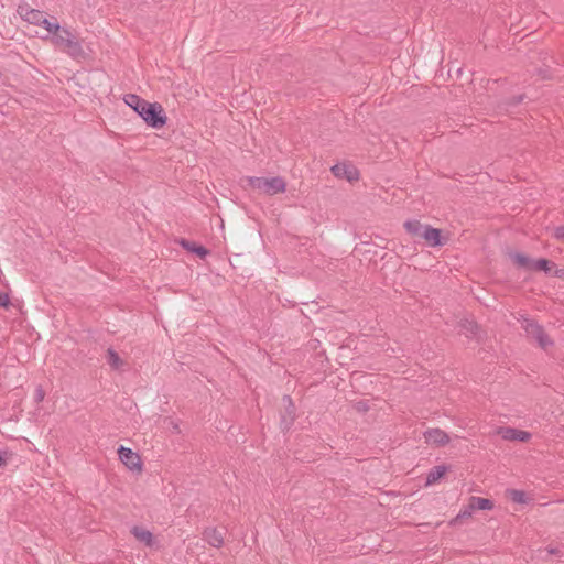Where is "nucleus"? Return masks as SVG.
<instances>
[{
  "instance_id": "nucleus-1",
  "label": "nucleus",
  "mask_w": 564,
  "mask_h": 564,
  "mask_svg": "<svg viewBox=\"0 0 564 564\" xmlns=\"http://www.w3.org/2000/svg\"><path fill=\"white\" fill-rule=\"evenodd\" d=\"M124 102L132 108L153 129H161L166 124L167 117L159 102H150L135 94H128Z\"/></svg>"
},
{
  "instance_id": "nucleus-2",
  "label": "nucleus",
  "mask_w": 564,
  "mask_h": 564,
  "mask_svg": "<svg viewBox=\"0 0 564 564\" xmlns=\"http://www.w3.org/2000/svg\"><path fill=\"white\" fill-rule=\"evenodd\" d=\"M243 182L247 186L258 189L259 192L273 196L279 193H284L286 189V183L283 177L274 176V177H258V176H247Z\"/></svg>"
},
{
  "instance_id": "nucleus-3",
  "label": "nucleus",
  "mask_w": 564,
  "mask_h": 564,
  "mask_svg": "<svg viewBox=\"0 0 564 564\" xmlns=\"http://www.w3.org/2000/svg\"><path fill=\"white\" fill-rule=\"evenodd\" d=\"M519 321L521 323L522 329L525 332V335L529 338L534 339L541 348L546 349L553 345V341L536 321L524 316H522Z\"/></svg>"
},
{
  "instance_id": "nucleus-4",
  "label": "nucleus",
  "mask_w": 564,
  "mask_h": 564,
  "mask_svg": "<svg viewBox=\"0 0 564 564\" xmlns=\"http://www.w3.org/2000/svg\"><path fill=\"white\" fill-rule=\"evenodd\" d=\"M118 455L121 463L132 471H141L142 463L140 456L134 453L132 449L120 446L118 448Z\"/></svg>"
},
{
  "instance_id": "nucleus-5",
  "label": "nucleus",
  "mask_w": 564,
  "mask_h": 564,
  "mask_svg": "<svg viewBox=\"0 0 564 564\" xmlns=\"http://www.w3.org/2000/svg\"><path fill=\"white\" fill-rule=\"evenodd\" d=\"M334 176L338 178H346L349 182L356 181L359 177L358 170L354 165L338 163L330 169Z\"/></svg>"
},
{
  "instance_id": "nucleus-6",
  "label": "nucleus",
  "mask_w": 564,
  "mask_h": 564,
  "mask_svg": "<svg viewBox=\"0 0 564 564\" xmlns=\"http://www.w3.org/2000/svg\"><path fill=\"white\" fill-rule=\"evenodd\" d=\"M19 13L26 22L40 26L44 23L46 17V13L41 10L30 9L23 6L19 7Z\"/></svg>"
},
{
  "instance_id": "nucleus-7",
  "label": "nucleus",
  "mask_w": 564,
  "mask_h": 564,
  "mask_svg": "<svg viewBox=\"0 0 564 564\" xmlns=\"http://www.w3.org/2000/svg\"><path fill=\"white\" fill-rule=\"evenodd\" d=\"M422 238L430 247H441L446 243V240L442 238L441 229L433 228L430 225H425Z\"/></svg>"
},
{
  "instance_id": "nucleus-8",
  "label": "nucleus",
  "mask_w": 564,
  "mask_h": 564,
  "mask_svg": "<svg viewBox=\"0 0 564 564\" xmlns=\"http://www.w3.org/2000/svg\"><path fill=\"white\" fill-rule=\"evenodd\" d=\"M426 443L443 446L449 443V436L440 429H429L424 432Z\"/></svg>"
},
{
  "instance_id": "nucleus-9",
  "label": "nucleus",
  "mask_w": 564,
  "mask_h": 564,
  "mask_svg": "<svg viewBox=\"0 0 564 564\" xmlns=\"http://www.w3.org/2000/svg\"><path fill=\"white\" fill-rule=\"evenodd\" d=\"M458 326L460 327V332L468 338H479V325L469 317H464L458 322Z\"/></svg>"
},
{
  "instance_id": "nucleus-10",
  "label": "nucleus",
  "mask_w": 564,
  "mask_h": 564,
  "mask_svg": "<svg viewBox=\"0 0 564 564\" xmlns=\"http://www.w3.org/2000/svg\"><path fill=\"white\" fill-rule=\"evenodd\" d=\"M203 539L213 547H221L224 544V533L217 528H206L203 532Z\"/></svg>"
},
{
  "instance_id": "nucleus-11",
  "label": "nucleus",
  "mask_w": 564,
  "mask_h": 564,
  "mask_svg": "<svg viewBox=\"0 0 564 564\" xmlns=\"http://www.w3.org/2000/svg\"><path fill=\"white\" fill-rule=\"evenodd\" d=\"M69 56L76 58L84 54L83 46L75 34L66 40L62 47Z\"/></svg>"
},
{
  "instance_id": "nucleus-12",
  "label": "nucleus",
  "mask_w": 564,
  "mask_h": 564,
  "mask_svg": "<svg viewBox=\"0 0 564 564\" xmlns=\"http://www.w3.org/2000/svg\"><path fill=\"white\" fill-rule=\"evenodd\" d=\"M131 533L139 542L143 543L144 545H147V546L154 545V542H155L154 536H153L152 532H150L149 530H147L142 527L134 525L131 529Z\"/></svg>"
},
{
  "instance_id": "nucleus-13",
  "label": "nucleus",
  "mask_w": 564,
  "mask_h": 564,
  "mask_svg": "<svg viewBox=\"0 0 564 564\" xmlns=\"http://www.w3.org/2000/svg\"><path fill=\"white\" fill-rule=\"evenodd\" d=\"M511 259L518 268L523 269L525 271H532L535 260L520 252L512 253Z\"/></svg>"
},
{
  "instance_id": "nucleus-14",
  "label": "nucleus",
  "mask_w": 564,
  "mask_h": 564,
  "mask_svg": "<svg viewBox=\"0 0 564 564\" xmlns=\"http://www.w3.org/2000/svg\"><path fill=\"white\" fill-rule=\"evenodd\" d=\"M470 509L475 510H491L495 505L494 501L487 498L471 496L468 500Z\"/></svg>"
},
{
  "instance_id": "nucleus-15",
  "label": "nucleus",
  "mask_w": 564,
  "mask_h": 564,
  "mask_svg": "<svg viewBox=\"0 0 564 564\" xmlns=\"http://www.w3.org/2000/svg\"><path fill=\"white\" fill-rule=\"evenodd\" d=\"M180 245L185 250H187L189 252H193L196 256H198L200 259H204L209 253V251L205 247L196 245L194 241H189V240H186V239H181Z\"/></svg>"
},
{
  "instance_id": "nucleus-16",
  "label": "nucleus",
  "mask_w": 564,
  "mask_h": 564,
  "mask_svg": "<svg viewBox=\"0 0 564 564\" xmlns=\"http://www.w3.org/2000/svg\"><path fill=\"white\" fill-rule=\"evenodd\" d=\"M73 35L72 31L67 28L62 26L61 31L53 33L51 35V42L57 46L62 47V45L66 42L68 37Z\"/></svg>"
},
{
  "instance_id": "nucleus-17",
  "label": "nucleus",
  "mask_w": 564,
  "mask_h": 564,
  "mask_svg": "<svg viewBox=\"0 0 564 564\" xmlns=\"http://www.w3.org/2000/svg\"><path fill=\"white\" fill-rule=\"evenodd\" d=\"M404 228L413 237L422 238V234H423V230L425 229V225H422L416 219H412V220H406L404 223Z\"/></svg>"
},
{
  "instance_id": "nucleus-18",
  "label": "nucleus",
  "mask_w": 564,
  "mask_h": 564,
  "mask_svg": "<svg viewBox=\"0 0 564 564\" xmlns=\"http://www.w3.org/2000/svg\"><path fill=\"white\" fill-rule=\"evenodd\" d=\"M447 471V467L438 465L433 467L426 476V485H433L438 481Z\"/></svg>"
},
{
  "instance_id": "nucleus-19",
  "label": "nucleus",
  "mask_w": 564,
  "mask_h": 564,
  "mask_svg": "<svg viewBox=\"0 0 564 564\" xmlns=\"http://www.w3.org/2000/svg\"><path fill=\"white\" fill-rule=\"evenodd\" d=\"M554 269V262L547 259H535L532 271H543L549 278Z\"/></svg>"
},
{
  "instance_id": "nucleus-20",
  "label": "nucleus",
  "mask_w": 564,
  "mask_h": 564,
  "mask_svg": "<svg viewBox=\"0 0 564 564\" xmlns=\"http://www.w3.org/2000/svg\"><path fill=\"white\" fill-rule=\"evenodd\" d=\"M107 362L115 370L120 369L124 365V361L120 358L118 352L116 350H113L112 348H109L107 350Z\"/></svg>"
},
{
  "instance_id": "nucleus-21",
  "label": "nucleus",
  "mask_w": 564,
  "mask_h": 564,
  "mask_svg": "<svg viewBox=\"0 0 564 564\" xmlns=\"http://www.w3.org/2000/svg\"><path fill=\"white\" fill-rule=\"evenodd\" d=\"M41 26H43L50 35L61 31L62 28L55 17L47 18V15L45 17V21L41 24Z\"/></svg>"
},
{
  "instance_id": "nucleus-22",
  "label": "nucleus",
  "mask_w": 564,
  "mask_h": 564,
  "mask_svg": "<svg viewBox=\"0 0 564 564\" xmlns=\"http://www.w3.org/2000/svg\"><path fill=\"white\" fill-rule=\"evenodd\" d=\"M507 496L516 503H527L525 492L518 489L507 490Z\"/></svg>"
},
{
  "instance_id": "nucleus-23",
  "label": "nucleus",
  "mask_w": 564,
  "mask_h": 564,
  "mask_svg": "<svg viewBox=\"0 0 564 564\" xmlns=\"http://www.w3.org/2000/svg\"><path fill=\"white\" fill-rule=\"evenodd\" d=\"M474 510L470 509V503L468 502V505L452 520V524L460 523L463 520L470 518Z\"/></svg>"
},
{
  "instance_id": "nucleus-24",
  "label": "nucleus",
  "mask_w": 564,
  "mask_h": 564,
  "mask_svg": "<svg viewBox=\"0 0 564 564\" xmlns=\"http://www.w3.org/2000/svg\"><path fill=\"white\" fill-rule=\"evenodd\" d=\"M497 433L506 441H516V429L513 427H499Z\"/></svg>"
},
{
  "instance_id": "nucleus-25",
  "label": "nucleus",
  "mask_w": 564,
  "mask_h": 564,
  "mask_svg": "<svg viewBox=\"0 0 564 564\" xmlns=\"http://www.w3.org/2000/svg\"><path fill=\"white\" fill-rule=\"evenodd\" d=\"M530 437L531 434L529 432L516 429V441L527 442L530 440Z\"/></svg>"
},
{
  "instance_id": "nucleus-26",
  "label": "nucleus",
  "mask_w": 564,
  "mask_h": 564,
  "mask_svg": "<svg viewBox=\"0 0 564 564\" xmlns=\"http://www.w3.org/2000/svg\"><path fill=\"white\" fill-rule=\"evenodd\" d=\"M10 305V297L7 292H0V307L8 308Z\"/></svg>"
},
{
  "instance_id": "nucleus-27",
  "label": "nucleus",
  "mask_w": 564,
  "mask_h": 564,
  "mask_svg": "<svg viewBox=\"0 0 564 564\" xmlns=\"http://www.w3.org/2000/svg\"><path fill=\"white\" fill-rule=\"evenodd\" d=\"M545 551L549 555H554V556H563L564 555L563 551L560 547L547 546V547H545Z\"/></svg>"
},
{
  "instance_id": "nucleus-28",
  "label": "nucleus",
  "mask_w": 564,
  "mask_h": 564,
  "mask_svg": "<svg viewBox=\"0 0 564 564\" xmlns=\"http://www.w3.org/2000/svg\"><path fill=\"white\" fill-rule=\"evenodd\" d=\"M550 278H557V279L564 280V269H558L554 264V269H553Z\"/></svg>"
},
{
  "instance_id": "nucleus-29",
  "label": "nucleus",
  "mask_w": 564,
  "mask_h": 564,
  "mask_svg": "<svg viewBox=\"0 0 564 564\" xmlns=\"http://www.w3.org/2000/svg\"><path fill=\"white\" fill-rule=\"evenodd\" d=\"M45 392L42 387H37L35 390L34 399L36 402H42L44 400Z\"/></svg>"
},
{
  "instance_id": "nucleus-30",
  "label": "nucleus",
  "mask_w": 564,
  "mask_h": 564,
  "mask_svg": "<svg viewBox=\"0 0 564 564\" xmlns=\"http://www.w3.org/2000/svg\"><path fill=\"white\" fill-rule=\"evenodd\" d=\"M553 236L557 239V240H564V226H558L554 229V234Z\"/></svg>"
},
{
  "instance_id": "nucleus-31",
  "label": "nucleus",
  "mask_w": 564,
  "mask_h": 564,
  "mask_svg": "<svg viewBox=\"0 0 564 564\" xmlns=\"http://www.w3.org/2000/svg\"><path fill=\"white\" fill-rule=\"evenodd\" d=\"M288 413L291 415V419H290V423H291L292 421H294L293 409L292 410H288Z\"/></svg>"
},
{
  "instance_id": "nucleus-32",
  "label": "nucleus",
  "mask_w": 564,
  "mask_h": 564,
  "mask_svg": "<svg viewBox=\"0 0 564 564\" xmlns=\"http://www.w3.org/2000/svg\"><path fill=\"white\" fill-rule=\"evenodd\" d=\"M284 399L288 400V402L290 403L291 408H293L291 398L289 395H285Z\"/></svg>"
},
{
  "instance_id": "nucleus-33",
  "label": "nucleus",
  "mask_w": 564,
  "mask_h": 564,
  "mask_svg": "<svg viewBox=\"0 0 564 564\" xmlns=\"http://www.w3.org/2000/svg\"><path fill=\"white\" fill-rule=\"evenodd\" d=\"M445 323H446L447 325H453V323H452L451 321H445Z\"/></svg>"
},
{
  "instance_id": "nucleus-34",
  "label": "nucleus",
  "mask_w": 564,
  "mask_h": 564,
  "mask_svg": "<svg viewBox=\"0 0 564 564\" xmlns=\"http://www.w3.org/2000/svg\"><path fill=\"white\" fill-rule=\"evenodd\" d=\"M174 430H176L177 432H180V431H178V425H174Z\"/></svg>"
}]
</instances>
